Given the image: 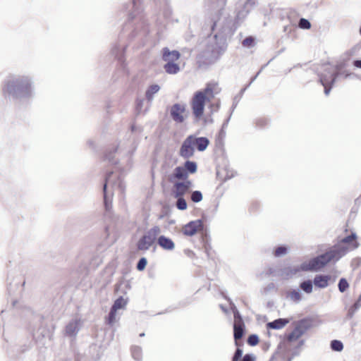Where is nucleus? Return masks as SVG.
<instances>
[{
    "label": "nucleus",
    "instance_id": "nucleus-23",
    "mask_svg": "<svg viewBox=\"0 0 361 361\" xmlns=\"http://www.w3.org/2000/svg\"><path fill=\"white\" fill-rule=\"evenodd\" d=\"M226 172V169H220L216 172V177L219 180L220 183H222L227 179L231 178L233 176H226L224 177V174Z\"/></svg>",
    "mask_w": 361,
    "mask_h": 361
},
{
    "label": "nucleus",
    "instance_id": "nucleus-42",
    "mask_svg": "<svg viewBox=\"0 0 361 361\" xmlns=\"http://www.w3.org/2000/svg\"><path fill=\"white\" fill-rule=\"evenodd\" d=\"M106 185L105 184V185H104V191L106 190Z\"/></svg>",
    "mask_w": 361,
    "mask_h": 361
},
{
    "label": "nucleus",
    "instance_id": "nucleus-18",
    "mask_svg": "<svg viewBox=\"0 0 361 361\" xmlns=\"http://www.w3.org/2000/svg\"><path fill=\"white\" fill-rule=\"evenodd\" d=\"M164 69L169 74H176L180 71L179 66L175 62H166Z\"/></svg>",
    "mask_w": 361,
    "mask_h": 361
},
{
    "label": "nucleus",
    "instance_id": "nucleus-41",
    "mask_svg": "<svg viewBox=\"0 0 361 361\" xmlns=\"http://www.w3.org/2000/svg\"><path fill=\"white\" fill-rule=\"evenodd\" d=\"M265 123L266 122L264 120H259V121H257V123L258 126H262L263 125L265 124Z\"/></svg>",
    "mask_w": 361,
    "mask_h": 361
},
{
    "label": "nucleus",
    "instance_id": "nucleus-25",
    "mask_svg": "<svg viewBox=\"0 0 361 361\" xmlns=\"http://www.w3.org/2000/svg\"><path fill=\"white\" fill-rule=\"evenodd\" d=\"M300 288L306 293H310L312 290V281L308 280L302 282L300 284Z\"/></svg>",
    "mask_w": 361,
    "mask_h": 361
},
{
    "label": "nucleus",
    "instance_id": "nucleus-38",
    "mask_svg": "<svg viewBox=\"0 0 361 361\" xmlns=\"http://www.w3.org/2000/svg\"><path fill=\"white\" fill-rule=\"evenodd\" d=\"M242 361H255V357L250 354H246L243 357Z\"/></svg>",
    "mask_w": 361,
    "mask_h": 361
},
{
    "label": "nucleus",
    "instance_id": "nucleus-26",
    "mask_svg": "<svg viewBox=\"0 0 361 361\" xmlns=\"http://www.w3.org/2000/svg\"><path fill=\"white\" fill-rule=\"evenodd\" d=\"M331 347L334 350L341 351L343 348V345L340 341L334 340L331 343Z\"/></svg>",
    "mask_w": 361,
    "mask_h": 361
},
{
    "label": "nucleus",
    "instance_id": "nucleus-14",
    "mask_svg": "<svg viewBox=\"0 0 361 361\" xmlns=\"http://www.w3.org/2000/svg\"><path fill=\"white\" fill-rule=\"evenodd\" d=\"M290 322V319H289L280 318L273 322H268L266 324V327L267 329H281L285 327Z\"/></svg>",
    "mask_w": 361,
    "mask_h": 361
},
{
    "label": "nucleus",
    "instance_id": "nucleus-19",
    "mask_svg": "<svg viewBox=\"0 0 361 361\" xmlns=\"http://www.w3.org/2000/svg\"><path fill=\"white\" fill-rule=\"evenodd\" d=\"M159 90V86L157 85H152L149 87L147 90L146 91V97L147 99L150 100L152 99L154 94L157 93Z\"/></svg>",
    "mask_w": 361,
    "mask_h": 361
},
{
    "label": "nucleus",
    "instance_id": "nucleus-5",
    "mask_svg": "<svg viewBox=\"0 0 361 361\" xmlns=\"http://www.w3.org/2000/svg\"><path fill=\"white\" fill-rule=\"evenodd\" d=\"M197 171V164L194 161H187L184 166H177L173 173L169 178V180L173 179H188L189 173H195Z\"/></svg>",
    "mask_w": 361,
    "mask_h": 361
},
{
    "label": "nucleus",
    "instance_id": "nucleus-9",
    "mask_svg": "<svg viewBox=\"0 0 361 361\" xmlns=\"http://www.w3.org/2000/svg\"><path fill=\"white\" fill-rule=\"evenodd\" d=\"M245 329V325L243 318L238 312L234 313L233 336L236 345H238V341L243 338Z\"/></svg>",
    "mask_w": 361,
    "mask_h": 361
},
{
    "label": "nucleus",
    "instance_id": "nucleus-31",
    "mask_svg": "<svg viewBox=\"0 0 361 361\" xmlns=\"http://www.w3.org/2000/svg\"><path fill=\"white\" fill-rule=\"evenodd\" d=\"M289 298L295 302H298L301 299V295L299 292L293 290L289 293Z\"/></svg>",
    "mask_w": 361,
    "mask_h": 361
},
{
    "label": "nucleus",
    "instance_id": "nucleus-33",
    "mask_svg": "<svg viewBox=\"0 0 361 361\" xmlns=\"http://www.w3.org/2000/svg\"><path fill=\"white\" fill-rule=\"evenodd\" d=\"M147 263V261L145 257L141 258L137 264V269L139 271L144 270L146 267Z\"/></svg>",
    "mask_w": 361,
    "mask_h": 361
},
{
    "label": "nucleus",
    "instance_id": "nucleus-13",
    "mask_svg": "<svg viewBox=\"0 0 361 361\" xmlns=\"http://www.w3.org/2000/svg\"><path fill=\"white\" fill-rule=\"evenodd\" d=\"M158 245L164 250L171 251L175 248L174 242L169 238L160 235L157 239Z\"/></svg>",
    "mask_w": 361,
    "mask_h": 361
},
{
    "label": "nucleus",
    "instance_id": "nucleus-2",
    "mask_svg": "<svg viewBox=\"0 0 361 361\" xmlns=\"http://www.w3.org/2000/svg\"><path fill=\"white\" fill-rule=\"evenodd\" d=\"M344 254L345 250H331L323 255L312 259L307 264H303L302 269L304 271L319 270L330 262L338 260Z\"/></svg>",
    "mask_w": 361,
    "mask_h": 361
},
{
    "label": "nucleus",
    "instance_id": "nucleus-29",
    "mask_svg": "<svg viewBox=\"0 0 361 361\" xmlns=\"http://www.w3.org/2000/svg\"><path fill=\"white\" fill-rule=\"evenodd\" d=\"M259 343V338L255 334H252L249 336L247 338V343L251 346H255L257 345Z\"/></svg>",
    "mask_w": 361,
    "mask_h": 361
},
{
    "label": "nucleus",
    "instance_id": "nucleus-30",
    "mask_svg": "<svg viewBox=\"0 0 361 361\" xmlns=\"http://www.w3.org/2000/svg\"><path fill=\"white\" fill-rule=\"evenodd\" d=\"M287 252V248L283 246L278 247L274 250V256L280 257L286 255Z\"/></svg>",
    "mask_w": 361,
    "mask_h": 361
},
{
    "label": "nucleus",
    "instance_id": "nucleus-10",
    "mask_svg": "<svg viewBox=\"0 0 361 361\" xmlns=\"http://www.w3.org/2000/svg\"><path fill=\"white\" fill-rule=\"evenodd\" d=\"M186 109L184 105L175 104L171 107L170 114L172 119L178 123H181L185 121L186 117Z\"/></svg>",
    "mask_w": 361,
    "mask_h": 361
},
{
    "label": "nucleus",
    "instance_id": "nucleus-6",
    "mask_svg": "<svg viewBox=\"0 0 361 361\" xmlns=\"http://www.w3.org/2000/svg\"><path fill=\"white\" fill-rule=\"evenodd\" d=\"M308 328L307 320L301 319L297 322L293 331L285 336V340L288 343L297 341L307 331Z\"/></svg>",
    "mask_w": 361,
    "mask_h": 361
},
{
    "label": "nucleus",
    "instance_id": "nucleus-7",
    "mask_svg": "<svg viewBox=\"0 0 361 361\" xmlns=\"http://www.w3.org/2000/svg\"><path fill=\"white\" fill-rule=\"evenodd\" d=\"M174 182L172 189V195L173 197H183L187 194L191 186L192 182L189 179H173L170 180Z\"/></svg>",
    "mask_w": 361,
    "mask_h": 361
},
{
    "label": "nucleus",
    "instance_id": "nucleus-39",
    "mask_svg": "<svg viewBox=\"0 0 361 361\" xmlns=\"http://www.w3.org/2000/svg\"><path fill=\"white\" fill-rule=\"evenodd\" d=\"M361 305V295L358 298L357 300L355 302L354 307L358 308Z\"/></svg>",
    "mask_w": 361,
    "mask_h": 361
},
{
    "label": "nucleus",
    "instance_id": "nucleus-16",
    "mask_svg": "<svg viewBox=\"0 0 361 361\" xmlns=\"http://www.w3.org/2000/svg\"><path fill=\"white\" fill-rule=\"evenodd\" d=\"M192 141V145H194V147H196L199 151H204L209 143V140L204 137H195L193 136Z\"/></svg>",
    "mask_w": 361,
    "mask_h": 361
},
{
    "label": "nucleus",
    "instance_id": "nucleus-28",
    "mask_svg": "<svg viewBox=\"0 0 361 361\" xmlns=\"http://www.w3.org/2000/svg\"><path fill=\"white\" fill-rule=\"evenodd\" d=\"M191 200L194 202H199L202 200V195L200 191H194L191 195Z\"/></svg>",
    "mask_w": 361,
    "mask_h": 361
},
{
    "label": "nucleus",
    "instance_id": "nucleus-36",
    "mask_svg": "<svg viewBox=\"0 0 361 361\" xmlns=\"http://www.w3.org/2000/svg\"><path fill=\"white\" fill-rule=\"evenodd\" d=\"M132 353H133V357L136 359V360H139L140 358V355H141V350L139 348H135L133 351H132Z\"/></svg>",
    "mask_w": 361,
    "mask_h": 361
},
{
    "label": "nucleus",
    "instance_id": "nucleus-32",
    "mask_svg": "<svg viewBox=\"0 0 361 361\" xmlns=\"http://www.w3.org/2000/svg\"><path fill=\"white\" fill-rule=\"evenodd\" d=\"M299 27L302 29H310L311 24L307 19L301 18L299 22Z\"/></svg>",
    "mask_w": 361,
    "mask_h": 361
},
{
    "label": "nucleus",
    "instance_id": "nucleus-11",
    "mask_svg": "<svg viewBox=\"0 0 361 361\" xmlns=\"http://www.w3.org/2000/svg\"><path fill=\"white\" fill-rule=\"evenodd\" d=\"M193 135L188 136L183 142L180 149V155L184 158L191 157L194 154V145H192Z\"/></svg>",
    "mask_w": 361,
    "mask_h": 361
},
{
    "label": "nucleus",
    "instance_id": "nucleus-27",
    "mask_svg": "<svg viewBox=\"0 0 361 361\" xmlns=\"http://www.w3.org/2000/svg\"><path fill=\"white\" fill-rule=\"evenodd\" d=\"M242 45L245 47H252L255 45V39L252 36L247 37L242 42Z\"/></svg>",
    "mask_w": 361,
    "mask_h": 361
},
{
    "label": "nucleus",
    "instance_id": "nucleus-17",
    "mask_svg": "<svg viewBox=\"0 0 361 361\" xmlns=\"http://www.w3.org/2000/svg\"><path fill=\"white\" fill-rule=\"evenodd\" d=\"M330 279L327 275H317L314 279V284L319 288H326L329 285Z\"/></svg>",
    "mask_w": 361,
    "mask_h": 361
},
{
    "label": "nucleus",
    "instance_id": "nucleus-34",
    "mask_svg": "<svg viewBox=\"0 0 361 361\" xmlns=\"http://www.w3.org/2000/svg\"><path fill=\"white\" fill-rule=\"evenodd\" d=\"M242 354H243L242 350L240 348H238L235 352V354L233 357L232 361H238L240 359V357H242Z\"/></svg>",
    "mask_w": 361,
    "mask_h": 361
},
{
    "label": "nucleus",
    "instance_id": "nucleus-22",
    "mask_svg": "<svg viewBox=\"0 0 361 361\" xmlns=\"http://www.w3.org/2000/svg\"><path fill=\"white\" fill-rule=\"evenodd\" d=\"M177 199L176 207L180 210H185L187 209V202L183 197H174Z\"/></svg>",
    "mask_w": 361,
    "mask_h": 361
},
{
    "label": "nucleus",
    "instance_id": "nucleus-15",
    "mask_svg": "<svg viewBox=\"0 0 361 361\" xmlns=\"http://www.w3.org/2000/svg\"><path fill=\"white\" fill-rule=\"evenodd\" d=\"M180 54L178 51H170L168 48L163 49V60L166 62H176L180 59Z\"/></svg>",
    "mask_w": 361,
    "mask_h": 361
},
{
    "label": "nucleus",
    "instance_id": "nucleus-24",
    "mask_svg": "<svg viewBox=\"0 0 361 361\" xmlns=\"http://www.w3.org/2000/svg\"><path fill=\"white\" fill-rule=\"evenodd\" d=\"M338 286L339 290L343 293L349 288V283L345 279L342 278L340 279Z\"/></svg>",
    "mask_w": 361,
    "mask_h": 361
},
{
    "label": "nucleus",
    "instance_id": "nucleus-4",
    "mask_svg": "<svg viewBox=\"0 0 361 361\" xmlns=\"http://www.w3.org/2000/svg\"><path fill=\"white\" fill-rule=\"evenodd\" d=\"M160 232L161 230L159 226L152 227L138 240L137 249L139 250H147L154 243Z\"/></svg>",
    "mask_w": 361,
    "mask_h": 361
},
{
    "label": "nucleus",
    "instance_id": "nucleus-35",
    "mask_svg": "<svg viewBox=\"0 0 361 361\" xmlns=\"http://www.w3.org/2000/svg\"><path fill=\"white\" fill-rule=\"evenodd\" d=\"M320 82H321L322 85L324 87V92H325V94L326 95H328L329 94V92H330V90H331V87L328 86L327 82L322 78H320Z\"/></svg>",
    "mask_w": 361,
    "mask_h": 361
},
{
    "label": "nucleus",
    "instance_id": "nucleus-1",
    "mask_svg": "<svg viewBox=\"0 0 361 361\" xmlns=\"http://www.w3.org/2000/svg\"><path fill=\"white\" fill-rule=\"evenodd\" d=\"M221 92V88L216 82H209L202 90H198L193 94L190 101V107L196 119L202 118L204 112L205 104L211 113L216 112L221 106V100L216 96Z\"/></svg>",
    "mask_w": 361,
    "mask_h": 361
},
{
    "label": "nucleus",
    "instance_id": "nucleus-21",
    "mask_svg": "<svg viewBox=\"0 0 361 361\" xmlns=\"http://www.w3.org/2000/svg\"><path fill=\"white\" fill-rule=\"evenodd\" d=\"M116 311L111 308L110 312L109 315L106 317V324L109 325H112L116 322Z\"/></svg>",
    "mask_w": 361,
    "mask_h": 361
},
{
    "label": "nucleus",
    "instance_id": "nucleus-8",
    "mask_svg": "<svg viewBox=\"0 0 361 361\" xmlns=\"http://www.w3.org/2000/svg\"><path fill=\"white\" fill-rule=\"evenodd\" d=\"M204 230V222L201 219L191 221L182 228V233L187 236H192Z\"/></svg>",
    "mask_w": 361,
    "mask_h": 361
},
{
    "label": "nucleus",
    "instance_id": "nucleus-20",
    "mask_svg": "<svg viewBox=\"0 0 361 361\" xmlns=\"http://www.w3.org/2000/svg\"><path fill=\"white\" fill-rule=\"evenodd\" d=\"M126 304V300H124L122 297H120L114 302L111 307L117 312V310L119 309L125 308Z\"/></svg>",
    "mask_w": 361,
    "mask_h": 361
},
{
    "label": "nucleus",
    "instance_id": "nucleus-37",
    "mask_svg": "<svg viewBox=\"0 0 361 361\" xmlns=\"http://www.w3.org/2000/svg\"><path fill=\"white\" fill-rule=\"evenodd\" d=\"M184 253L188 257H190V258H195L196 257V255L195 253L190 250V249H186L184 250Z\"/></svg>",
    "mask_w": 361,
    "mask_h": 361
},
{
    "label": "nucleus",
    "instance_id": "nucleus-3",
    "mask_svg": "<svg viewBox=\"0 0 361 361\" xmlns=\"http://www.w3.org/2000/svg\"><path fill=\"white\" fill-rule=\"evenodd\" d=\"M5 94L17 97L27 95L31 92V84L27 78H18L16 80L8 81L4 88Z\"/></svg>",
    "mask_w": 361,
    "mask_h": 361
},
{
    "label": "nucleus",
    "instance_id": "nucleus-43",
    "mask_svg": "<svg viewBox=\"0 0 361 361\" xmlns=\"http://www.w3.org/2000/svg\"><path fill=\"white\" fill-rule=\"evenodd\" d=\"M360 34L361 35V26H360Z\"/></svg>",
    "mask_w": 361,
    "mask_h": 361
},
{
    "label": "nucleus",
    "instance_id": "nucleus-40",
    "mask_svg": "<svg viewBox=\"0 0 361 361\" xmlns=\"http://www.w3.org/2000/svg\"><path fill=\"white\" fill-rule=\"evenodd\" d=\"M355 67L361 68V60H356L353 62Z\"/></svg>",
    "mask_w": 361,
    "mask_h": 361
},
{
    "label": "nucleus",
    "instance_id": "nucleus-12",
    "mask_svg": "<svg viewBox=\"0 0 361 361\" xmlns=\"http://www.w3.org/2000/svg\"><path fill=\"white\" fill-rule=\"evenodd\" d=\"M340 243L347 244L348 245V247L345 249H343V248L338 249L339 250H345V252L346 251L347 249L354 250V249L357 248L358 246H359V243L357 241L356 234L353 233H351V235H350L348 236H346L344 238H343L340 241Z\"/></svg>",
    "mask_w": 361,
    "mask_h": 361
}]
</instances>
